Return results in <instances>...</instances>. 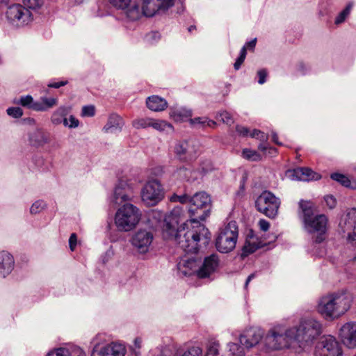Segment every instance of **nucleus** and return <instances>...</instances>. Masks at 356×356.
Wrapping results in <instances>:
<instances>
[{"mask_svg": "<svg viewBox=\"0 0 356 356\" xmlns=\"http://www.w3.org/2000/svg\"><path fill=\"white\" fill-rule=\"evenodd\" d=\"M211 200L205 192L196 193L190 198V219L185 220L181 207H175L165 216L162 227L164 239L172 241L186 253H197L206 247L211 234L204 225L200 222L210 214Z\"/></svg>", "mask_w": 356, "mask_h": 356, "instance_id": "1", "label": "nucleus"}, {"mask_svg": "<svg viewBox=\"0 0 356 356\" xmlns=\"http://www.w3.org/2000/svg\"><path fill=\"white\" fill-rule=\"evenodd\" d=\"M353 293L346 289L322 297L318 304V312L328 321L339 318L351 307Z\"/></svg>", "mask_w": 356, "mask_h": 356, "instance_id": "2", "label": "nucleus"}, {"mask_svg": "<svg viewBox=\"0 0 356 356\" xmlns=\"http://www.w3.org/2000/svg\"><path fill=\"white\" fill-rule=\"evenodd\" d=\"M175 0H135L126 10L128 19L135 21L141 16L153 17L165 13L175 4Z\"/></svg>", "mask_w": 356, "mask_h": 356, "instance_id": "3", "label": "nucleus"}, {"mask_svg": "<svg viewBox=\"0 0 356 356\" xmlns=\"http://www.w3.org/2000/svg\"><path fill=\"white\" fill-rule=\"evenodd\" d=\"M321 332V323L313 318H302L298 325L288 329L291 341H296L302 348L310 346Z\"/></svg>", "mask_w": 356, "mask_h": 356, "instance_id": "4", "label": "nucleus"}, {"mask_svg": "<svg viewBox=\"0 0 356 356\" xmlns=\"http://www.w3.org/2000/svg\"><path fill=\"white\" fill-rule=\"evenodd\" d=\"M303 213V222L305 229L310 234L316 233L317 236L314 239L316 243H321L325 239V234L327 229V218L323 214L314 216L312 209L305 204H300Z\"/></svg>", "mask_w": 356, "mask_h": 356, "instance_id": "5", "label": "nucleus"}, {"mask_svg": "<svg viewBox=\"0 0 356 356\" xmlns=\"http://www.w3.org/2000/svg\"><path fill=\"white\" fill-rule=\"evenodd\" d=\"M238 238V227L236 221H229L220 227L215 240V245L220 253H229L236 248Z\"/></svg>", "mask_w": 356, "mask_h": 356, "instance_id": "6", "label": "nucleus"}, {"mask_svg": "<svg viewBox=\"0 0 356 356\" xmlns=\"http://www.w3.org/2000/svg\"><path fill=\"white\" fill-rule=\"evenodd\" d=\"M140 216V211L136 206L126 203L115 213V226L120 232H129L139 222Z\"/></svg>", "mask_w": 356, "mask_h": 356, "instance_id": "7", "label": "nucleus"}, {"mask_svg": "<svg viewBox=\"0 0 356 356\" xmlns=\"http://www.w3.org/2000/svg\"><path fill=\"white\" fill-rule=\"evenodd\" d=\"M263 342L268 349L279 350L289 347L291 339L288 334V329L278 325L268 331Z\"/></svg>", "mask_w": 356, "mask_h": 356, "instance_id": "8", "label": "nucleus"}, {"mask_svg": "<svg viewBox=\"0 0 356 356\" xmlns=\"http://www.w3.org/2000/svg\"><path fill=\"white\" fill-rule=\"evenodd\" d=\"M173 152L177 160L187 163L195 161L200 154L198 145L193 140L177 141L173 147Z\"/></svg>", "mask_w": 356, "mask_h": 356, "instance_id": "9", "label": "nucleus"}, {"mask_svg": "<svg viewBox=\"0 0 356 356\" xmlns=\"http://www.w3.org/2000/svg\"><path fill=\"white\" fill-rule=\"evenodd\" d=\"M280 204V200L268 191H263L255 201L257 211L270 218L277 216Z\"/></svg>", "mask_w": 356, "mask_h": 356, "instance_id": "10", "label": "nucleus"}, {"mask_svg": "<svg viewBox=\"0 0 356 356\" xmlns=\"http://www.w3.org/2000/svg\"><path fill=\"white\" fill-rule=\"evenodd\" d=\"M164 189L157 179L149 180L141 190L143 202L148 206H155L164 198Z\"/></svg>", "mask_w": 356, "mask_h": 356, "instance_id": "11", "label": "nucleus"}, {"mask_svg": "<svg viewBox=\"0 0 356 356\" xmlns=\"http://www.w3.org/2000/svg\"><path fill=\"white\" fill-rule=\"evenodd\" d=\"M7 20L14 26L23 27L33 21L31 12L20 4H13L8 7L6 12Z\"/></svg>", "mask_w": 356, "mask_h": 356, "instance_id": "12", "label": "nucleus"}, {"mask_svg": "<svg viewBox=\"0 0 356 356\" xmlns=\"http://www.w3.org/2000/svg\"><path fill=\"white\" fill-rule=\"evenodd\" d=\"M342 354L339 341L332 335L321 337L314 350V356H342Z\"/></svg>", "mask_w": 356, "mask_h": 356, "instance_id": "13", "label": "nucleus"}, {"mask_svg": "<svg viewBox=\"0 0 356 356\" xmlns=\"http://www.w3.org/2000/svg\"><path fill=\"white\" fill-rule=\"evenodd\" d=\"M153 239L154 235L152 231L140 229L134 233L130 241L134 248L138 253L145 254L149 252Z\"/></svg>", "mask_w": 356, "mask_h": 356, "instance_id": "14", "label": "nucleus"}, {"mask_svg": "<svg viewBox=\"0 0 356 356\" xmlns=\"http://www.w3.org/2000/svg\"><path fill=\"white\" fill-rule=\"evenodd\" d=\"M132 196V188L124 180H120L115 185L111 196L109 197L111 203L120 205L130 200Z\"/></svg>", "mask_w": 356, "mask_h": 356, "instance_id": "15", "label": "nucleus"}, {"mask_svg": "<svg viewBox=\"0 0 356 356\" xmlns=\"http://www.w3.org/2000/svg\"><path fill=\"white\" fill-rule=\"evenodd\" d=\"M343 344L350 349L356 348V321H350L343 324L339 332Z\"/></svg>", "mask_w": 356, "mask_h": 356, "instance_id": "16", "label": "nucleus"}, {"mask_svg": "<svg viewBox=\"0 0 356 356\" xmlns=\"http://www.w3.org/2000/svg\"><path fill=\"white\" fill-rule=\"evenodd\" d=\"M264 332L257 327H250L245 330L239 336V342L248 350L257 345L263 339Z\"/></svg>", "mask_w": 356, "mask_h": 356, "instance_id": "17", "label": "nucleus"}, {"mask_svg": "<svg viewBox=\"0 0 356 356\" xmlns=\"http://www.w3.org/2000/svg\"><path fill=\"white\" fill-rule=\"evenodd\" d=\"M125 346L120 343H111L101 348L95 347L90 356H124Z\"/></svg>", "mask_w": 356, "mask_h": 356, "instance_id": "18", "label": "nucleus"}, {"mask_svg": "<svg viewBox=\"0 0 356 356\" xmlns=\"http://www.w3.org/2000/svg\"><path fill=\"white\" fill-rule=\"evenodd\" d=\"M219 266V258L217 254H211L204 258L200 264L198 270L199 278H206L214 273Z\"/></svg>", "mask_w": 356, "mask_h": 356, "instance_id": "19", "label": "nucleus"}, {"mask_svg": "<svg viewBox=\"0 0 356 356\" xmlns=\"http://www.w3.org/2000/svg\"><path fill=\"white\" fill-rule=\"evenodd\" d=\"M202 350L199 346H191L184 350L180 348L164 347L156 356H202Z\"/></svg>", "mask_w": 356, "mask_h": 356, "instance_id": "20", "label": "nucleus"}, {"mask_svg": "<svg viewBox=\"0 0 356 356\" xmlns=\"http://www.w3.org/2000/svg\"><path fill=\"white\" fill-rule=\"evenodd\" d=\"M200 260H197L194 257L182 259L177 264V269L180 274L184 276H191L196 275L198 277V270Z\"/></svg>", "mask_w": 356, "mask_h": 356, "instance_id": "21", "label": "nucleus"}, {"mask_svg": "<svg viewBox=\"0 0 356 356\" xmlns=\"http://www.w3.org/2000/svg\"><path fill=\"white\" fill-rule=\"evenodd\" d=\"M286 175L291 180H298L309 181L311 180H318L321 176L307 168H298L293 170H289Z\"/></svg>", "mask_w": 356, "mask_h": 356, "instance_id": "22", "label": "nucleus"}, {"mask_svg": "<svg viewBox=\"0 0 356 356\" xmlns=\"http://www.w3.org/2000/svg\"><path fill=\"white\" fill-rule=\"evenodd\" d=\"M340 232L343 234L356 231V209H350L339 224Z\"/></svg>", "mask_w": 356, "mask_h": 356, "instance_id": "23", "label": "nucleus"}, {"mask_svg": "<svg viewBox=\"0 0 356 356\" xmlns=\"http://www.w3.org/2000/svg\"><path fill=\"white\" fill-rule=\"evenodd\" d=\"M15 267L13 256L7 251L0 252V277L5 278L11 273Z\"/></svg>", "mask_w": 356, "mask_h": 356, "instance_id": "24", "label": "nucleus"}, {"mask_svg": "<svg viewBox=\"0 0 356 356\" xmlns=\"http://www.w3.org/2000/svg\"><path fill=\"white\" fill-rule=\"evenodd\" d=\"M124 125L123 118L116 113H112L109 115L103 131L105 133L118 134L122 131Z\"/></svg>", "mask_w": 356, "mask_h": 356, "instance_id": "25", "label": "nucleus"}, {"mask_svg": "<svg viewBox=\"0 0 356 356\" xmlns=\"http://www.w3.org/2000/svg\"><path fill=\"white\" fill-rule=\"evenodd\" d=\"M346 234L345 254L350 260H355L356 259V230Z\"/></svg>", "mask_w": 356, "mask_h": 356, "instance_id": "26", "label": "nucleus"}, {"mask_svg": "<svg viewBox=\"0 0 356 356\" xmlns=\"http://www.w3.org/2000/svg\"><path fill=\"white\" fill-rule=\"evenodd\" d=\"M29 140L33 146L42 147L49 142V136L42 129H38L29 134Z\"/></svg>", "mask_w": 356, "mask_h": 356, "instance_id": "27", "label": "nucleus"}, {"mask_svg": "<svg viewBox=\"0 0 356 356\" xmlns=\"http://www.w3.org/2000/svg\"><path fill=\"white\" fill-rule=\"evenodd\" d=\"M170 116L176 122H183L190 120L192 115V111L183 106H175L170 110Z\"/></svg>", "mask_w": 356, "mask_h": 356, "instance_id": "28", "label": "nucleus"}, {"mask_svg": "<svg viewBox=\"0 0 356 356\" xmlns=\"http://www.w3.org/2000/svg\"><path fill=\"white\" fill-rule=\"evenodd\" d=\"M54 356H85L83 350L78 346L67 345L52 350Z\"/></svg>", "mask_w": 356, "mask_h": 356, "instance_id": "29", "label": "nucleus"}, {"mask_svg": "<svg viewBox=\"0 0 356 356\" xmlns=\"http://www.w3.org/2000/svg\"><path fill=\"white\" fill-rule=\"evenodd\" d=\"M146 104L149 109L156 112L162 111L168 106L167 101L158 95L149 97L146 100Z\"/></svg>", "mask_w": 356, "mask_h": 356, "instance_id": "30", "label": "nucleus"}, {"mask_svg": "<svg viewBox=\"0 0 356 356\" xmlns=\"http://www.w3.org/2000/svg\"><path fill=\"white\" fill-rule=\"evenodd\" d=\"M70 112V107L62 106L58 108L51 116V122L54 125H58L67 120V115Z\"/></svg>", "mask_w": 356, "mask_h": 356, "instance_id": "31", "label": "nucleus"}, {"mask_svg": "<svg viewBox=\"0 0 356 356\" xmlns=\"http://www.w3.org/2000/svg\"><path fill=\"white\" fill-rule=\"evenodd\" d=\"M190 124L195 129H204L207 127L213 128L216 125L214 120L209 119L207 117H197L195 118H190Z\"/></svg>", "mask_w": 356, "mask_h": 356, "instance_id": "32", "label": "nucleus"}, {"mask_svg": "<svg viewBox=\"0 0 356 356\" xmlns=\"http://www.w3.org/2000/svg\"><path fill=\"white\" fill-rule=\"evenodd\" d=\"M246 349L241 345L238 339L236 342H230L227 345L225 352V356H245Z\"/></svg>", "mask_w": 356, "mask_h": 356, "instance_id": "33", "label": "nucleus"}, {"mask_svg": "<svg viewBox=\"0 0 356 356\" xmlns=\"http://www.w3.org/2000/svg\"><path fill=\"white\" fill-rule=\"evenodd\" d=\"M58 103V99L54 97H42L40 101H37L35 111H46Z\"/></svg>", "mask_w": 356, "mask_h": 356, "instance_id": "34", "label": "nucleus"}, {"mask_svg": "<svg viewBox=\"0 0 356 356\" xmlns=\"http://www.w3.org/2000/svg\"><path fill=\"white\" fill-rule=\"evenodd\" d=\"M330 177L346 188L356 189V181H351L349 177L343 174L334 172L330 175Z\"/></svg>", "mask_w": 356, "mask_h": 356, "instance_id": "35", "label": "nucleus"}, {"mask_svg": "<svg viewBox=\"0 0 356 356\" xmlns=\"http://www.w3.org/2000/svg\"><path fill=\"white\" fill-rule=\"evenodd\" d=\"M150 127L166 134H172L174 131L172 125L164 120L152 119Z\"/></svg>", "mask_w": 356, "mask_h": 356, "instance_id": "36", "label": "nucleus"}, {"mask_svg": "<svg viewBox=\"0 0 356 356\" xmlns=\"http://www.w3.org/2000/svg\"><path fill=\"white\" fill-rule=\"evenodd\" d=\"M14 103L16 104L21 105L22 106L26 107L27 108L35 111L37 101L35 102L31 95H27L21 96L19 99H15Z\"/></svg>", "mask_w": 356, "mask_h": 356, "instance_id": "37", "label": "nucleus"}, {"mask_svg": "<svg viewBox=\"0 0 356 356\" xmlns=\"http://www.w3.org/2000/svg\"><path fill=\"white\" fill-rule=\"evenodd\" d=\"M259 248V245L257 243L254 241L252 242L250 239L246 240L242 248L241 257L242 258H245L248 257L249 254L254 252Z\"/></svg>", "mask_w": 356, "mask_h": 356, "instance_id": "38", "label": "nucleus"}, {"mask_svg": "<svg viewBox=\"0 0 356 356\" xmlns=\"http://www.w3.org/2000/svg\"><path fill=\"white\" fill-rule=\"evenodd\" d=\"M220 345L217 341L210 342L207 347V351L204 356H225V353L220 354Z\"/></svg>", "mask_w": 356, "mask_h": 356, "instance_id": "39", "label": "nucleus"}, {"mask_svg": "<svg viewBox=\"0 0 356 356\" xmlns=\"http://www.w3.org/2000/svg\"><path fill=\"white\" fill-rule=\"evenodd\" d=\"M242 156L251 161H258L261 159V155L257 151L248 148L243 149Z\"/></svg>", "mask_w": 356, "mask_h": 356, "instance_id": "40", "label": "nucleus"}, {"mask_svg": "<svg viewBox=\"0 0 356 356\" xmlns=\"http://www.w3.org/2000/svg\"><path fill=\"white\" fill-rule=\"evenodd\" d=\"M151 122L152 118H138L132 121V125L137 129H146L150 127Z\"/></svg>", "mask_w": 356, "mask_h": 356, "instance_id": "41", "label": "nucleus"}, {"mask_svg": "<svg viewBox=\"0 0 356 356\" xmlns=\"http://www.w3.org/2000/svg\"><path fill=\"white\" fill-rule=\"evenodd\" d=\"M47 207L44 201L39 200L33 203L30 208V213L31 214H37L43 211Z\"/></svg>", "mask_w": 356, "mask_h": 356, "instance_id": "42", "label": "nucleus"}, {"mask_svg": "<svg viewBox=\"0 0 356 356\" xmlns=\"http://www.w3.org/2000/svg\"><path fill=\"white\" fill-rule=\"evenodd\" d=\"M353 4L348 3L346 7L337 15L335 19V24H340L345 21L346 17L349 15Z\"/></svg>", "mask_w": 356, "mask_h": 356, "instance_id": "43", "label": "nucleus"}, {"mask_svg": "<svg viewBox=\"0 0 356 356\" xmlns=\"http://www.w3.org/2000/svg\"><path fill=\"white\" fill-rule=\"evenodd\" d=\"M216 118L227 124H232L234 122L232 115L227 111L218 113Z\"/></svg>", "mask_w": 356, "mask_h": 356, "instance_id": "44", "label": "nucleus"}, {"mask_svg": "<svg viewBox=\"0 0 356 356\" xmlns=\"http://www.w3.org/2000/svg\"><path fill=\"white\" fill-rule=\"evenodd\" d=\"M246 55V47L243 46L240 51L239 56L237 58L234 64V67L236 70H238L240 69L241 65L245 59Z\"/></svg>", "mask_w": 356, "mask_h": 356, "instance_id": "45", "label": "nucleus"}, {"mask_svg": "<svg viewBox=\"0 0 356 356\" xmlns=\"http://www.w3.org/2000/svg\"><path fill=\"white\" fill-rule=\"evenodd\" d=\"M190 198H191V196L186 195V194H184V195H176V194H174L173 195H172L170 198V200L172 202H180L181 204H188V205L190 204Z\"/></svg>", "mask_w": 356, "mask_h": 356, "instance_id": "46", "label": "nucleus"}, {"mask_svg": "<svg viewBox=\"0 0 356 356\" xmlns=\"http://www.w3.org/2000/svg\"><path fill=\"white\" fill-rule=\"evenodd\" d=\"M6 113L9 116L17 119L23 115V110L19 107H9L6 110Z\"/></svg>", "mask_w": 356, "mask_h": 356, "instance_id": "47", "label": "nucleus"}, {"mask_svg": "<svg viewBox=\"0 0 356 356\" xmlns=\"http://www.w3.org/2000/svg\"><path fill=\"white\" fill-rule=\"evenodd\" d=\"M23 3L29 10H35L39 8L42 5L43 0H23Z\"/></svg>", "mask_w": 356, "mask_h": 356, "instance_id": "48", "label": "nucleus"}, {"mask_svg": "<svg viewBox=\"0 0 356 356\" xmlns=\"http://www.w3.org/2000/svg\"><path fill=\"white\" fill-rule=\"evenodd\" d=\"M110 3L118 9L127 8L128 6L131 3V0H110Z\"/></svg>", "mask_w": 356, "mask_h": 356, "instance_id": "49", "label": "nucleus"}, {"mask_svg": "<svg viewBox=\"0 0 356 356\" xmlns=\"http://www.w3.org/2000/svg\"><path fill=\"white\" fill-rule=\"evenodd\" d=\"M79 125V121L74 116L70 115L69 119L64 120V126L70 129L76 128Z\"/></svg>", "mask_w": 356, "mask_h": 356, "instance_id": "50", "label": "nucleus"}, {"mask_svg": "<svg viewBox=\"0 0 356 356\" xmlns=\"http://www.w3.org/2000/svg\"><path fill=\"white\" fill-rule=\"evenodd\" d=\"M160 38H161V34L159 33V32L152 31V32L149 33L148 34H147L145 38L148 42L153 44V43L158 42Z\"/></svg>", "mask_w": 356, "mask_h": 356, "instance_id": "51", "label": "nucleus"}, {"mask_svg": "<svg viewBox=\"0 0 356 356\" xmlns=\"http://www.w3.org/2000/svg\"><path fill=\"white\" fill-rule=\"evenodd\" d=\"M249 136L251 138H257L262 141L266 140L268 138L267 136L264 132L258 129H254L252 131H250Z\"/></svg>", "mask_w": 356, "mask_h": 356, "instance_id": "52", "label": "nucleus"}, {"mask_svg": "<svg viewBox=\"0 0 356 356\" xmlns=\"http://www.w3.org/2000/svg\"><path fill=\"white\" fill-rule=\"evenodd\" d=\"M95 113V107L92 105L84 106L82 108V116L92 117Z\"/></svg>", "mask_w": 356, "mask_h": 356, "instance_id": "53", "label": "nucleus"}, {"mask_svg": "<svg viewBox=\"0 0 356 356\" xmlns=\"http://www.w3.org/2000/svg\"><path fill=\"white\" fill-rule=\"evenodd\" d=\"M191 171V170L186 166H181L177 170L179 176L181 177L183 179H188V174Z\"/></svg>", "mask_w": 356, "mask_h": 356, "instance_id": "54", "label": "nucleus"}, {"mask_svg": "<svg viewBox=\"0 0 356 356\" xmlns=\"http://www.w3.org/2000/svg\"><path fill=\"white\" fill-rule=\"evenodd\" d=\"M236 131L237 134L242 137L248 136L250 134V130L246 127L242 125H236Z\"/></svg>", "mask_w": 356, "mask_h": 356, "instance_id": "55", "label": "nucleus"}, {"mask_svg": "<svg viewBox=\"0 0 356 356\" xmlns=\"http://www.w3.org/2000/svg\"><path fill=\"white\" fill-rule=\"evenodd\" d=\"M257 76L259 77V79H258V83L259 84H264L265 82H266V76H267V71L265 69H261V70H259L258 72H257Z\"/></svg>", "mask_w": 356, "mask_h": 356, "instance_id": "56", "label": "nucleus"}, {"mask_svg": "<svg viewBox=\"0 0 356 356\" xmlns=\"http://www.w3.org/2000/svg\"><path fill=\"white\" fill-rule=\"evenodd\" d=\"M324 199H325L327 206L330 209H333L335 207L337 201H336V199L332 195H326L324 197Z\"/></svg>", "mask_w": 356, "mask_h": 356, "instance_id": "57", "label": "nucleus"}, {"mask_svg": "<svg viewBox=\"0 0 356 356\" xmlns=\"http://www.w3.org/2000/svg\"><path fill=\"white\" fill-rule=\"evenodd\" d=\"M77 243V236L75 233H72L69 238V246L71 251H74Z\"/></svg>", "mask_w": 356, "mask_h": 356, "instance_id": "58", "label": "nucleus"}, {"mask_svg": "<svg viewBox=\"0 0 356 356\" xmlns=\"http://www.w3.org/2000/svg\"><path fill=\"white\" fill-rule=\"evenodd\" d=\"M259 226L261 230L266 232L270 227V223L264 219H261L259 221Z\"/></svg>", "mask_w": 356, "mask_h": 356, "instance_id": "59", "label": "nucleus"}, {"mask_svg": "<svg viewBox=\"0 0 356 356\" xmlns=\"http://www.w3.org/2000/svg\"><path fill=\"white\" fill-rule=\"evenodd\" d=\"M67 83V81H61L58 82H52L48 84L49 88H59L61 86H64Z\"/></svg>", "mask_w": 356, "mask_h": 356, "instance_id": "60", "label": "nucleus"}, {"mask_svg": "<svg viewBox=\"0 0 356 356\" xmlns=\"http://www.w3.org/2000/svg\"><path fill=\"white\" fill-rule=\"evenodd\" d=\"M204 162L207 163V168H204V167H203V166H202V167H201V168L199 169V173H200V175H204V174H206V173L209 171V170L210 169V165H210V164H211V163H210V161H209V160H205L204 162H203V161H202L201 165H202V164H203Z\"/></svg>", "mask_w": 356, "mask_h": 356, "instance_id": "61", "label": "nucleus"}, {"mask_svg": "<svg viewBox=\"0 0 356 356\" xmlns=\"http://www.w3.org/2000/svg\"><path fill=\"white\" fill-rule=\"evenodd\" d=\"M257 38H254L252 40L245 43L244 46L246 47V49L248 48L250 49H254L256 46Z\"/></svg>", "mask_w": 356, "mask_h": 356, "instance_id": "62", "label": "nucleus"}, {"mask_svg": "<svg viewBox=\"0 0 356 356\" xmlns=\"http://www.w3.org/2000/svg\"><path fill=\"white\" fill-rule=\"evenodd\" d=\"M256 277V273H251L247 278L245 283V288L247 289L250 282Z\"/></svg>", "mask_w": 356, "mask_h": 356, "instance_id": "63", "label": "nucleus"}, {"mask_svg": "<svg viewBox=\"0 0 356 356\" xmlns=\"http://www.w3.org/2000/svg\"><path fill=\"white\" fill-rule=\"evenodd\" d=\"M272 140H273V141L275 143H276V144H277L279 145H282V143L278 141V136H277V134L276 133H275V132L272 133Z\"/></svg>", "mask_w": 356, "mask_h": 356, "instance_id": "64", "label": "nucleus"}]
</instances>
